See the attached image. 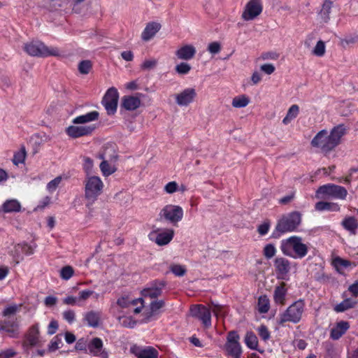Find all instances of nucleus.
Returning a JSON list of instances; mask_svg holds the SVG:
<instances>
[{"label":"nucleus","instance_id":"obj_1","mask_svg":"<svg viewBox=\"0 0 358 358\" xmlns=\"http://www.w3.org/2000/svg\"><path fill=\"white\" fill-rule=\"evenodd\" d=\"M345 134V128L341 124L333 128L330 134L326 129H322L312 139L310 144L319 148L322 152L327 154L340 143Z\"/></svg>","mask_w":358,"mask_h":358},{"label":"nucleus","instance_id":"obj_2","mask_svg":"<svg viewBox=\"0 0 358 358\" xmlns=\"http://www.w3.org/2000/svg\"><path fill=\"white\" fill-rule=\"evenodd\" d=\"M280 249L282 253L293 259H302L308 252V247L303 242L301 237L292 236L280 241Z\"/></svg>","mask_w":358,"mask_h":358},{"label":"nucleus","instance_id":"obj_3","mask_svg":"<svg viewBox=\"0 0 358 358\" xmlns=\"http://www.w3.org/2000/svg\"><path fill=\"white\" fill-rule=\"evenodd\" d=\"M305 310L306 303L304 300L299 299L294 301L279 315L278 324L283 325L285 322L299 323L303 317Z\"/></svg>","mask_w":358,"mask_h":358},{"label":"nucleus","instance_id":"obj_4","mask_svg":"<svg viewBox=\"0 0 358 358\" xmlns=\"http://www.w3.org/2000/svg\"><path fill=\"white\" fill-rule=\"evenodd\" d=\"M104 184L101 179L96 176H86L85 180V199L86 206L90 208L102 194Z\"/></svg>","mask_w":358,"mask_h":358},{"label":"nucleus","instance_id":"obj_5","mask_svg":"<svg viewBox=\"0 0 358 358\" xmlns=\"http://www.w3.org/2000/svg\"><path fill=\"white\" fill-rule=\"evenodd\" d=\"M301 223V214L293 211L283 215L278 221L275 231L279 234L295 231Z\"/></svg>","mask_w":358,"mask_h":358},{"label":"nucleus","instance_id":"obj_6","mask_svg":"<svg viewBox=\"0 0 358 358\" xmlns=\"http://www.w3.org/2000/svg\"><path fill=\"white\" fill-rule=\"evenodd\" d=\"M24 51L29 55L37 57H47L59 55V50L55 47H48L41 41L27 43L24 47Z\"/></svg>","mask_w":358,"mask_h":358},{"label":"nucleus","instance_id":"obj_7","mask_svg":"<svg viewBox=\"0 0 358 358\" xmlns=\"http://www.w3.org/2000/svg\"><path fill=\"white\" fill-rule=\"evenodd\" d=\"M347 195L348 191L345 187L330 183L320 186L315 193V196L317 199L331 198L344 200Z\"/></svg>","mask_w":358,"mask_h":358},{"label":"nucleus","instance_id":"obj_8","mask_svg":"<svg viewBox=\"0 0 358 358\" xmlns=\"http://www.w3.org/2000/svg\"><path fill=\"white\" fill-rule=\"evenodd\" d=\"M224 350L227 355L233 358H241L243 351L240 343V336L237 331H231L228 332Z\"/></svg>","mask_w":358,"mask_h":358},{"label":"nucleus","instance_id":"obj_9","mask_svg":"<svg viewBox=\"0 0 358 358\" xmlns=\"http://www.w3.org/2000/svg\"><path fill=\"white\" fill-rule=\"evenodd\" d=\"M183 215L184 212L182 207L173 204L165 206L159 213L161 217L174 225L182 220Z\"/></svg>","mask_w":358,"mask_h":358},{"label":"nucleus","instance_id":"obj_10","mask_svg":"<svg viewBox=\"0 0 358 358\" xmlns=\"http://www.w3.org/2000/svg\"><path fill=\"white\" fill-rule=\"evenodd\" d=\"M22 346L25 350H28L34 347L41 346L38 324H34L28 329L24 335Z\"/></svg>","mask_w":358,"mask_h":358},{"label":"nucleus","instance_id":"obj_11","mask_svg":"<svg viewBox=\"0 0 358 358\" xmlns=\"http://www.w3.org/2000/svg\"><path fill=\"white\" fill-rule=\"evenodd\" d=\"M119 93L115 87L109 88L102 99V104L108 115H113L117 110Z\"/></svg>","mask_w":358,"mask_h":358},{"label":"nucleus","instance_id":"obj_12","mask_svg":"<svg viewBox=\"0 0 358 358\" xmlns=\"http://www.w3.org/2000/svg\"><path fill=\"white\" fill-rule=\"evenodd\" d=\"M262 10V0H250L245 6L242 18L246 21L252 20L261 14Z\"/></svg>","mask_w":358,"mask_h":358},{"label":"nucleus","instance_id":"obj_13","mask_svg":"<svg viewBox=\"0 0 358 358\" xmlns=\"http://www.w3.org/2000/svg\"><path fill=\"white\" fill-rule=\"evenodd\" d=\"M174 231L171 229L155 230L150 233L149 238L157 245L162 246L169 244L173 239Z\"/></svg>","mask_w":358,"mask_h":358},{"label":"nucleus","instance_id":"obj_14","mask_svg":"<svg viewBox=\"0 0 358 358\" xmlns=\"http://www.w3.org/2000/svg\"><path fill=\"white\" fill-rule=\"evenodd\" d=\"M192 316L201 321L204 327L211 326V314L209 308L201 304L194 305L190 308Z\"/></svg>","mask_w":358,"mask_h":358},{"label":"nucleus","instance_id":"obj_15","mask_svg":"<svg viewBox=\"0 0 358 358\" xmlns=\"http://www.w3.org/2000/svg\"><path fill=\"white\" fill-rule=\"evenodd\" d=\"M275 271L278 279L285 280L291 271V262L283 257H278L274 261Z\"/></svg>","mask_w":358,"mask_h":358},{"label":"nucleus","instance_id":"obj_16","mask_svg":"<svg viewBox=\"0 0 358 358\" xmlns=\"http://www.w3.org/2000/svg\"><path fill=\"white\" fill-rule=\"evenodd\" d=\"M196 97V90L192 87L186 88L175 95L176 103L180 106H187Z\"/></svg>","mask_w":358,"mask_h":358},{"label":"nucleus","instance_id":"obj_17","mask_svg":"<svg viewBox=\"0 0 358 358\" xmlns=\"http://www.w3.org/2000/svg\"><path fill=\"white\" fill-rule=\"evenodd\" d=\"M0 331L5 332L10 338H18L20 336V324L17 319L0 321Z\"/></svg>","mask_w":358,"mask_h":358},{"label":"nucleus","instance_id":"obj_18","mask_svg":"<svg viewBox=\"0 0 358 358\" xmlns=\"http://www.w3.org/2000/svg\"><path fill=\"white\" fill-rule=\"evenodd\" d=\"M89 352L93 356L99 358H108V353L106 349L103 348V341L99 338H92L87 345Z\"/></svg>","mask_w":358,"mask_h":358},{"label":"nucleus","instance_id":"obj_19","mask_svg":"<svg viewBox=\"0 0 358 358\" xmlns=\"http://www.w3.org/2000/svg\"><path fill=\"white\" fill-rule=\"evenodd\" d=\"M95 127L92 126H69L66 129V133L71 138H76L87 136L92 133Z\"/></svg>","mask_w":358,"mask_h":358},{"label":"nucleus","instance_id":"obj_20","mask_svg":"<svg viewBox=\"0 0 358 358\" xmlns=\"http://www.w3.org/2000/svg\"><path fill=\"white\" fill-rule=\"evenodd\" d=\"M164 286L165 284L164 282L155 281L142 290V296L144 297H150L151 299L157 298L162 294V289Z\"/></svg>","mask_w":358,"mask_h":358},{"label":"nucleus","instance_id":"obj_21","mask_svg":"<svg viewBox=\"0 0 358 358\" xmlns=\"http://www.w3.org/2000/svg\"><path fill=\"white\" fill-rule=\"evenodd\" d=\"M131 352L137 358H157L158 352L152 347L142 348L138 345H133L130 349Z\"/></svg>","mask_w":358,"mask_h":358},{"label":"nucleus","instance_id":"obj_22","mask_svg":"<svg viewBox=\"0 0 358 358\" xmlns=\"http://www.w3.org/2000/svg\"><path fill=\"white\" fill-rule=\"evenodd\" d=\"M143 96L141 93H137L135 96H124L122 99V106L127 110H134L141 106V98Z\"/></svg>","mask_w":358,"mask_h":358},{"label":"nucleus","instance_id":"obj_23","mask_svg":"<svg viewBox=\"0 0 358 358\" xmlns=\"http://www.w3.org/2000/svg\"><path fill=\"white\" fill-rule=\"evenodd\" d=\"M287 294V288L284 282H280L275 286L273 291V301L275 304L284 306L286 303V297Z\"/></svg>","mask_w":358,"mask_h":358},{"label":"nucleus","instance_id":"obj_24","mask_svg":"<svg viewBox=\"0 0 358 358\" xmlns=\"http://www.w3.org/2000/svg\"><path fill=\"white\" fill-rule=\"evenodd\" d=\"M350 329V323L347 321L341 320L336 324L331 329L330 338L334 341L341 338Z\"/></svg>","mask_w":358,"mask_h":358},{"label":"nucleus","instance_id":"obj_25","mask_svg":"<svg viewBox=\"0 0 358 358\" xmlns=\"http://www.w3.org/2000/svg\"><path fill=\"white\" fill-rule=\"evenodd\" d=\"M196 48L192 45H185L176 51L178 59L181 60H190L196 54Z\"/></svg>","mask_w":358,"mask_h":358},{"label":"nucleus","instance_id":"obj_26","mask_svg":"<svg viewBox=\"0 0 358 358\" xmlns=\"http://www.w3.org/2000/svg\"><path fill=\"white\" fill-rule=\"evenodd\" d=\"M164 306V301L163 300L151 302L149 310L144 312L145 317L143 322H149L151 321L153 317L159 313V310L163 308Z\"/></svg>","mask_w":358,"mask_h":358},{"label":"nucleus","instance_id":"obj_27","mask_svg":"<svg viewBox=\"0 0 358 358\" xmlns=\"http://www.w3.org/2000/svg\"><path fill=\"white\" fill-rule=\"evenodd\" d=\"M160 29L161 24L159 23L152 22L147 24L141 34L142 40L144 41H150L155 36Z\"/></svg>","mask_w":358,"mask_h":358},{"label":"nucleus","instance_id":"obj_28","mask_svg":"<svg viewBox=\"0 0 358 358\" xmlns=\"http://www.w3.org/2000/svg\"><path fill=\"white\" fill-rule=\"evenodd\" d=\"M99 113L96 110L91 111L84 115H79L73 119L72 122L75 124H83L99 119Z\"/></svg>","mask_w":358,"mask_h":358},{"label":"nucleus","instance_id":"obj_29","mask_svg":"<svg viewBox=\"0 0 358 358\" xmlns=\"http://www.w3.org/2000/svg\"><path fill=\"white\" fill-rule=\"evenodd\" d=\"M21 208V204L17 199H8L3 203L0 210L4 213H11L20 212Z\"/></svg>","mask_w":358,"mask_h":358},{"label":"nucleus","instance_id":"obj_30","mask_svg":"<svg viewBox=\"0 0 358 358\" xmlns=\"http://www.w3.org/2000/svg\"><path fill=\"white\" fill-rule=\"evenodd\" d=\"M106 151L103 152H99L97 155L98 158L102 159L103 161L99 165L100 170L103 176H108L113 174L115 171V169L113 166L110 164L108 161L106 159Z\"/></svg>","mask_w":358,"mask_h":358},{"label":"nucleus","instance_id":"obj_31","mask_svg":"<svg viewBox=\"0 0 358 358\" xmlns=\"http://www.w3.org/2000/svg\"><path fill=\"white\" fill-rule=\"evenodd\" d=\"M357 301L352 298H347L340 303L334 307V310L336 313H343L348 310L355 308Z\"/></svg>","mask_w":358,"mask_h":358},{"label":"nucleus","instance_id":"obj_32","mask_svg":"<svg viewBox=\"0 0 358 358\" xmlns=\"http://www.w3.org/2000/svg\"><path fill=\"white\" fill-rule=\"evenodd\" d=\"M341 225L350 234H355L358 229V221L353 216H348L342 220Z\"/></svg>","mask_w":358,"mask_h":358},{"label":"nucleus","instance_id":"obj_33","mask_svg":"<svg viewBox=\"0 0 358 358\" xmlns=\"http://www.w3.org/2000/svg\"><path fill=\"white\" fill-rule=\"evenodd\" d=\"M315 209L317 211H334L338 212L340 211V206L336 203L327 202V201H319L317 202L315 205Z\"/></svg>","mask_w":358,"mask_h":358},{"label":"nucleus","instance_id":"obj_34","mask_svg":"<svg viewBox=\"0 0 358 358\" xmlns=\"http://www.w3.org/2000/svg\"><path fill=\"white\" fill-rule=\"evenodd\" d=\"M333 3L330 0H325L322 4V9L318 13V16L322 22H327L329 19V15L332 8Z\"/></svg>","mask_w":358,"mask_h":358},{"label":"nucleus","instance_id":"obj_35","mask_svg":"<svg viewBox=\"0 0 358 358\" xmlns=\"http://www.w3.org/2000/svg\"><path fill=\"white\" fill-rule=\"evenodd\" d=\"M143 300L142 298H138L136 299H130L128 296H122L119 298L117 301V304L122 308H128L130 306H136L138 303H143Z\"/></svg>","mask_w":358,"mask_h":358},{"label":"nucleus","instance_id":"obj_36","mask_svg":"<svg viewBox=\"0 0 358 358\" xmlns=\"http://www.w3.org/2000/svg\"><path fill=\"white\" fill-rule=\"evenodd\" d=\"M85 320L90 327H96L100 322V313L95 311H90L85 315Z\"/></svg>","mask_w":358,"mask_h":358},{"label":"nucleus","instance_id":"obj_37","mask_svg":"<svg viewBox=\"0 0 358 358\" xmlns=\"http://www.w3.org/2000/svg\"><path fill=\"white\" fill-rule=\"evenodd\" d=\"M250 98L245 94L235 96L231 101L234 108H241L246 107L250 103Z\"/></svg>","mask_w":358,"mask_h":358},{"label":"nucleus","instance_id":"obj_38","mask_svg":"<svg viewBox=\"0 0 358 358\" xmlns=\"http://www.w3.org/2000/svg\"><path fill=\"white\" fill-rule=\"evenodd\" d=\"M246 346L251 350H257L258 339L252 331H248L244 339Z\"/></svg>","mask_w":358,"mask_h":358},{"label":"nucleus","instance_id":"obj_39","mask_svg":"<svg viewBox=\"0 0 358 358\" xmlns=\"http://www.w3.org/2000/svg\"><path fill=\"white\" fill-rule=\"evenodd\" d=\"M270 308V301L266 295L260 296L258 299V311L266 313Z\"/></svg>","mask_w":358,"mask_h":358},{"label":"nucleus","instance_id":"obj_40","mask_svg":"<svg viewBox=\"0 0 358 358\" xmlns=\"http://www.w3.org/2000/svg\"><path fill=\"white\" fill-rule=\"evenodd\" d=\"M22 304H11L9 305L3 310L2 316L3 317H10L11 315H15L17 312H19L21 309Z\"/></svg>","mask_w":358,"mask_h":358},{"label":"nucleus","instance_id":"obj_41","mask_svg":"<svg viewBox=\"0 0 358 358\" xmlns=\"http://www.w3.org/2000/svg\"><path fill=\"white\" fill-rule=\"evenodd\" d=\"M22 247L21 244H17L13 247V249L10 250V255L13 257V261L15 264H19V262L22 260L23 257L22 256Z\"/></svg>","mask_w":358,"mask_h":358},{"label":"nucleus","instance_id":"obj_42","mask_svg":"<svg viewBox=\"0 0 358 358\" xmlns=\"http://www.w3.org/2000/svg\"><path fill=\"white\" fill-rule=\"evenodd\" d=\"M26 150L23 146L20 148V150L15 152L13 156V162L15 165H18L19 164H22L24 162L26 158Z\"/></svg>","mask_w":358,"mask_h":358},{"label":"nucleus","instance_id":"obj_43","mask_svg":"<svg viewBox=\"0 0 358 358\" xmlns=\"http://www.w3.org/2000/svg\"><path fill=\"white\" fill-rule=\"evenodd\" d=\"M276 252V248L272 243L266 244L263 249V255L267 259L273 258L275 255Z\"/></svg>","mask_w":358,"mask_h":358},{"label":"nucleus","instance_id":"obj_44","mask_svg":"<svg viewBox=\"0 0 358 358\" xmlns=\"http://www.w3.org/2000/svg\"><path fill=\"white\" fill-rule=\"evenodd\" d=\"M326 52L325 43L323 41L320 40L317 41L316 45L313 48L312 53L317 57H322Z\"/></svg>","mask_w":358,"mask_h":358},{"label":"nucleus","instance_id":"obj_45","mask_svg":"<svg viewBox=\"0 0 358 358\" xmlns=\"http://www.w3.org/2000/svg\"><path fill=\"white\" fill-rule=\"evenodd\" d=\"M191 69V66L186 62H181L175 66V71L179 75L188 74Z\"/></svg>","mask_w":358,"mask_h":358},{"label":"nucleus","instance_id":"obj_46","mask_svg":"<svg viewBox=\"0 0 358 358\" xmlns=\"http://www.w3.org/2000/svg\"><path fill=\"white\" fill-rule=\"evenodd\" d=\"M62 345V341L61 337L57 335L52 338L48 345V350L49 352H55L57 349L60 348Z\"/></svg>","mask_w":358,"mask_h":358},{"label":"nucleus","instance_id":"obj_47","mask_svg":"<svg viewBox=\"0 0 358 358\" xmlns=\"http://www.w3.org/2000/svg\"><path fill=\"white\" fill-rule=\"evenodd\" d=\"M333 264L337 270L347 268L351 265V262L348 260L337 257L334 259Z\"/></svg>","mask_w":358,"mask_h":358},{"label":"nucleus","instance_id":"obj_48","mask_svg":"<svg viewBox=\"0 0 358 358\" xmlns=\"http://www.w3.org/2000/svg\"><path fill=\"white\" fill-rule=\"evenodd\" d=\"M74 274V270L71 266H65L60 270V277L65 280H69Z\"/></svg>","mask_w":358,"mask_h":358},{"label":"nucleus","instance_id":"obj_49","mask_svg":"<svg viewBox=\"0 0 358 358\" xmlns=\"http://www.w3.org/2000/svg\"><path fill=\"white\" fill-rule=\"evenodd\" d=\"M94 166L93 160L88 157H83V169L85 172L86 173V176H90V174L92 172Z\"/></svg>","mask_w":358,"mask_h":358},{"label":"nucleus","instance_id":"obj_50","mask_svg":"<svg viewBox=\"0 0 358 358\" xmlns=\"http://www.w3.org/2000/svg\"><path fill=\"white\" fill-rule=\"evenodd\" d=\"M92 69V63L89 60H83L78 65L79 72L82 74H87Z\"/></svg>","mask_w":358,"mask_h":358},{"label":"nucleus","instance_id":"obj_51","mask_svg":"<svg viewBox=\"0 0 358 358\" xmlns=\"http://www.w3.org/2000/svg\"><path fill=\"white\" fill-rule=\"evenodd\" d=\"M257 332L260 338L264 341H268L271 337L270 331L266 326L262 324L257 328Z\"/></svg>","mask_w":358,"mask_h":358},{"label":"nucleus","instance_id":"obj_52","mask_svg":"<svg viewBox=\"0 0 358 358\" xmlns=\"http://www.w3.org/2000/svg\"><path fill=\"white\" fill-rule=\"evenodd\" d=\"M119 322L122 327L127 328H133L136 323L131 317H120Z\"/></svg>","mask_w":358,"mask_h":358},{"label":"nucleus","instance_id":"obj_53","mask_svg":"<svg viewBox=\"0 0 358 358\" xmlns=\"http://www.w3.org/2000/svg\"><path fill=\"white\" fill-rule=\"evenodd\" d=\"M270 227L271 222L269 220H265L257 227V231L261 236H264L268 234Z\"/></svg>","mask_w":358,"mask_h":358},{"label":"nucleus","instance_id":"obj_54","mask_svg":"<svg viewBox=\"0 0 358 358\" xmlns=\"http://www.w3.org/2000/svg\"><path fill=\"white\" fill-rule=\"evenodd\" d=\"M171 271L177 276H183L186 273L185 267L179 264L171 266Z\"/></svg>","mask_w":358,"mask_h":358},{"label":"nucleus","instance_id":"obj_55","mask_svg":"<svg viewBox=\"0 0 358 358\" xmlns=\"http://www.w3.org/2000/svg\"><path fill=\"white\" fill-rule=\"evenodd\" d=\"M164 190L167 194H173L178 191V185L176 181L169 182L164 187Z\"/></svg>","mask_w":358,"mask_h":358},{"label":"nucleus","instance_id":"obj_56","mask_svg":"<svg viewBox=\"0 0 358 358\" xmlns=\"http://www.w3.org/2000/svg\"><path fill=\"white\" fill-rule=\"evenodd\" d=\"M211 310L216 317H222L226 314L225 308L218 304H213Z\"/></svg>","mask_w":358,"mask_h":358},{"label":"nucleus","instance_id":"obj_57","mask_svg":"<svg viewBox=\"0 0 358 358\" xmlns=\"http://www.w3.org/2000/svg\"><path fill=\"white\" fill-rule=\"evenodd\" d=\"M61 181L62 177H56L55 179L52 180L47 184V189L50 192H54L57 188Z\"/></svg>","mask_w":358,"mask_h":358},{"label":"nucleus","instance_id":"obj_58","mask_svg":"<svg viewBox=\"0 0 358 358\" xmlns=\"http://www.w3.org/2000/svg\"><path fill=\"white\" fill-rule=\"evenodd\" d=\"M62 315L63 318L69 324H71L75 321L76 313L73 310H67L64 311Z\"/></svg>","mask_w":358,"mask_h":358},{"label":"nucleus","instance_id":"obj_59","mask_svg":"<svg viewBox=\"0 0 358 358\" xmlns=\"http://www.w3.org/2000/svg\"><path fill=\"white\" fill-rule=\"evenodd\" d=\"M22 247V252L26 255L34 254L36 245H31L26 243H20Z\"/></svg>","mask_w":358,"mask_h":358},{"label":"nucleus","instance_id":"obj_60","mask_svg":"<svg viewBox=\"0 0 358 358\" xmlns=\"http://www.w3.org/2000/svg\"><path fill=\"white\" fill-rule=\"evenodd\" d=\"M17 352L13 348H8L0 352V358H13L15 357Z\"/></svg>","mask_w":358,"mask_h":358},{"label":"nucleus","instance_id":"obj_61","mask_svg":"<svg viewBox=\"0 0 358 358\" xmlns=\"http://www.w3.org/2000/svg\"><path fill=\"white\" fill-rule=\"evenodd\" d=\"M157 64V61L155 59L145 60L141 64V69L149 70L155 68Z\"/></svg>","mask_w":358,"mask_h":358},{"label":"nucleus","instance_id":"obj_62","mask_svg":"<svg viewBox=\"0 0 358 358\" xmlns=\"http://www.w3.org/2000/svg\"><path fill=\"white\" fill-rule=\"evenodd\" d=\"M355 172H358V168H352L350 169L349 173L346 177L338 178L337 181L341 182L343 180L345 183L350 184L352 180L353 173Z\"/></svg>","mask_w":358,"mask_h":358},{"label":"nucleus","instance_id":"obj_63","mask_svg":"<svg viewBox=\"0 0 358 358\" xmlns=\"http://www.w3.org/2000/svg\"><path fill=\"white\" fill-rule=\"evenodd\" d=\"M94 292L90 289L82 290L79 292L78 301H86L88 299L92 294Z\"/></svg>","mask_w":358,"mask_h":358},{"label":"nucleus","instance_id":"obj_64","mask_svg":"<svg viewBox=\"0 0 358 358\" xmlns=\"http://www.w3.org/2000/svg\"><path fill=\"white\" fill-rule=\"evenodd\" d=\"M220 50L221 46L218 42L210 43L208 46V50L212 54H217Z\"/></svg>","mask_w":358,"mask_h":358}]
</instances>
